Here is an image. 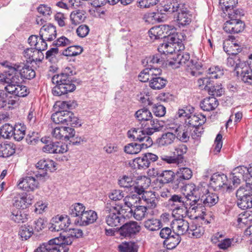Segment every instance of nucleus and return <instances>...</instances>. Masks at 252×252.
I'll return each mask as SVG.
<instances>
[{
    "mask_svg": "<svg viewBox=\"0 0 252 252\" xmlns=\"http://www.w3.org/2000/svg\"><path fill=\"white\" fill-rule=\"evenodd\" d=\"M82 235L81 230L73 229L70 235L62 236L52 239L47 243L41 245L34 252H68V246L72 244L75 239L79 238Z\"/></svg>",
    "mask_w": 252,
    "mask_h": 252,
    "instance_id": "1",
    "label": "nucleus"
},
{
    "mask_svg": "<svg viewBox=\"0 0 252 252\" xmlns=\"http://www.w3.org/2000/svg\"><path fill=\"white\" fill-rule=\"evenodd\" d=\"M75 74L71 68L66 67L59 74L55 75L52 78V82L56 85L52 89L54 95L61 96L73 92L76 89L74 84L77 81L73 77Z\"/></svg>",
    "mask_w": 252,
    "mask_h": 252,
    "instance_id": "2",
    "label": "nucleus"
},
{
    "mask_svg": "<svg viewBox=\"0 0 252 252\" xmlns=\"http://www.w3.org/2000/svg\"><path fill=\"white\" fill-rule=\"evenodd\" d=\"M192 191L194 193V206L191 208L192 210L196 211L201 209L203 211V207H211L215 205L219 201L218 195L214 193H211L208 189L203 187L196 186L193 184L191 186Z\"/></svg>",
    "mask_w": 252,
    "mask_h": 252,
    "instance_id": "3",
    "label": "nucleus"
},
{
    "mask_svg": "<svg viewBox=\"0 0 252 252\" xmlns=\"http://www.w3.org/2000/svg\"><path fill=\"white\" fill-rule=\"evenodd\" d=\"M176 56L177 57L174 61H170L168 63V65L173 68H178V64L184 65L187 67L188 73L192 76L197 77L201 74L199 71L202 67L201 63L192 60H190V55L188 53H180Z\"/></svg>",
    "mask_w": 252,
    "mask_h": 252,
    "instance_id": "4",
    "label": "nucleus"
},
{
    "mask_svg": "<svg viewBox=\"0 0 252 252\" xmlns=\"http://www.w3.org/2000/svg\"><path fill=\"white\" fill-rule=\"evenodd\" d=\"M244 15V13L242 9H237L234 10L233 13L229 12L228 17L230 20L224 24V31L229 33H237L242 32L245 28V24L240 18Z\"/></svg>",
    "mask_w": 252,
    "mask_h": 252,
    "instance_id": "5",
    "label": "nucleus"
},
{
    "mask_svg": "<svg viewBox=\"0 0 252 252\" xmlns=\"http://www.w3.org/2000/svg\"><path fill=\"white\" fill-rule=\"evenodd\" d=\"M163 31H166V34L168 32L171 31L167 35H164L161 37L164 38V41L175 45L176 44L177 45L181 44L182 40L179 39L178 34L175 32V29L169 25H164L161 27H154L150 30L149 33L155 36V39H157L160 38V36L161 35L160 33H163Z\"/></svg>",
    "mask_w": 252,
    "mask_h": 252,
    "instance_id": "6",
    "label": "nucleus"
},
{
    "mask_svg": "<svg viewBox=\"0 0 252 252\" xmlns=\"http://www.w3.org/2000/svg\"><path fill=\"white\" fill-rule=\"evenodd\" d=\"M2 65L8 69V72L12 73L14 75H18L19 73L23 79L30 80L35 76L34 70L27 63H12L6 62L2 63Z\"/></svg>",
    "mask_w": 252,
    "mask_h": 252,
    "instance_id": "7",
    "label": "nucleus"
},
{
    "mask_svg": "<svg viewBox=\"0 0 252 252\" xmlns=\"http://www.w3.org/2000/svg\"><path fill=\"white\" fill-rule=\"evenodd\" d=\"M237 205L243 210L252 208V187L250 183L245 187H240L236 192Z\"/></svg>",
    "mask_w": 252,
    "mask_h": 252,
    "instance_id": "8",
    "label": "nucleus"
},
{
    "mask_svg": "<svg viewBox=\"0 0 252 252\" xmlns=\"http://www.w3.org/2000/svg\"><path fill=\"white\" fill-rule=\"evenodd\" d=\"M121 206H114L107 203L105 207V221L109 226L114 227L121 224L124 218L121 215Z\"/></svg>",
    "mask_w": 252,
    "mask_h": 252,
    "instance_id": "9",
    "label": "nucleus"
},
{
    "mask_svg": "<svg viewBox=\"0 0 252 252\" xmlns=\"http://www.w3.org/2000/svg\"><path fill=\"white\" fill-rule=\"evenodd\" d=\"M70 219L69 218L68 216L67 215L65 217L63 215H57L55 217L52 218V223L51 225L49 226V229L52 231H59L62 230H65L63 233H61L60 236L59 237H60L62 236L70 235L71 231L73 229L80 230L83 232V231L80 229L72 228L69 229L68 233H67V228L68 227L69 224H70ZM82 233L83 234V232H82ZM82 235H83V234Z\"/></svg>",
    "mask_w": 252,
    "mask_h": 252,
    "instance_id": "10",
    "label": "nucleus"
},
{
    "mask_svg": "<svg viewBox=\"0 0 252 252\" xmlns=\"http://www.w3.org/2000/svg\"><path fill=\"white\" fill-rule=\"evenodd\" d=\"M19 77L18 75H14L6 68L3 74H0V84L4 86L5 91L14 95L17 84H20Z\"/></svg>",
    "mask_w": 252,
    "mask_h": 252,
    "instance_id": "11",
    "label": "nucleus"
},
{
    "mask_svg": "<svg viewBox=\"0 0 252 252\" xmlns=\"http://www.w3.org/2000/svg\"><path fill=\"white\" fill-rule=\"evenodd\" d=\"M190 185V191L186 195H182L181 194H173L170 199L168 200V203L174 207H185L186 206H190V208L194 206V193L192 191V188Z\"/></svg>",
    "mask_w": 252,
    "mask_h": 252,
    "instance_id": "12",
    "label": "nucleus"
},
{
    "mask_svg": "<svg viewBox=\"0 0 252 252\" xmlns=\"http://www.w3.org/2000/svg\"><path fill=\"white\" fill-rule=\"evenodd\" d=\"M36 168L39 170L35 174L36 178L45 181L48 178L47 171L53 172L56 169V163L52 160L41 159L35 165Z\"/></svg>",
    "mask_w": 252,
    "mask_h": 252,
    "instance_id": "13",
    "label": "nucleus"
},
{
    "mask_svg": "<svg viewBox=\"0 0 252 252\" xmlns=\"http://www.w3.org/2000/svg\"><path fill=\"white\" fill-rule=\"evenodd\" d=\"M227 176L224 174H214L210 179V185L215 190L230 191L233 189L231 186L228 185Z\"/></svg>",
    "mask_w": 252,
    "mask_h": 252,
    "instance_id": "14",
    "label": "nucleus"
},
{
    "mask_svg": "<svg viewBox=\"0 0 252 252\" xmlns=\"http://www.w3.org/2000/svg\"><path fill=\"white\" fill-rule=\"evenodd\" d=\"M45 145L42 148L44 152L49 154H63L67 151V145L60 142H53L46 138H41Z\"/></svg>",
    "mask_w": 252,
    "mask_h": 252,
    "instance_id": "15",
    "label": "nucleus"
},
{
    "mask_svg": "<svg viewBox=\"0 0 252 252\" xmlns=\"http://www.w3.org/2000/svg\"><path fill=\"white\" fill-rule=\"evenodd\" d=\"M158 157L151 153H146L142 157L137 158L133 159V166L135 168L146 169L149 167L152 162L157 161Z\"/></svg>",
    "mask_w": 252,
    "mask_h": 252,
    "instance_id": "16",
    "label": "nucleus"
},
{
    "mask_svg": "<svg viewBox=\"0 0 252 252\" xmlns=\"http://www.w3.org/2000/svg\"><path fill=\"white\" fill-rule=\"evenodd\" d=\"M223 50L228 55H230L231 56L227 58V65L228 66L233 67V70L237 73V71L240 70L238 68H241L242 66H241V64H246L245 62H242L240 60V58L238 55V53L241 51V48H237V51L235 52H231V50H228L227 48L226 47V42L223 43Z\"/></svg>",
    "mask_w": 252,
    "mask_h": 252,
    "instance_id": "17",
    "label": "nucleus"
},
{
    "mask_svg": "<svg viewBox=\"0 0 252 252\" xmlns=\"http://www.w3.org/2000/svg\"><path fill=\"white\" fill-rule=\"evenodd\" d=\"M249 66L247 64H241V68H238L237 76H240L241 80L245 83L252 85V54L249 57L248 61Z\"/></svg>",
    "mask_w": 252,
    "mask_h": 252,
    "instance_id": "18",
    "label": "nucleus"
},
{
    "mask_svg": "<svg viewBox=\"0 0 252 252\" xmlns=\"http://www.w3.org/2000/svg\"><path fill=\"white\" fill-rule=\"evenodd\" d=\"M175 174L176 180L173 182L174 189L183 188L185 181L190 179L192 176V171L187 167L179 168Z\"/></svg>",
    "mask_w": 252,
    "mask_h": 252,
    "instance_id": "19",
    "label": "nucleus"
},
{
    "mask_svg": "<svg viewBox=\"0 0 252 252\" xmlns=\"http://www.w3.org/2000/svg\"><path fill=\"white\" fill-rule=\"evenodd\" d=\"M72 42L69 39L64 36H62L55 40L52 45L56 47L51 48L49 50L47 51L46 53V59L50 61L56 57V55L59 53L58 47H64L69 45Z\"/></svg>",
    "mask_w": 252,
    "mask_h": 252,
    "instance_id": "20",
    "label": "nucleus"
},
{
    "mask_svg": "<svg viewBox=\"0 0 252 252\" xmlns=\"http://www.w3.org/2000/svg\"><path fill=\"white\" fill-rule=\"evenodd\" d=\"M13 204L16 209H25L31 205L33 202V196L27 193L19 194L13 199Z\"/></svg>",
    "mask_w": 252,
    "mask_h": 252,
    "instance_id": "21",
    "label": "nucleus"
},
{
    "mask_svg": "<svg viewBox=\"0 0 252 252\" xmlns=\"http://www.w3.org/2000/svg\"><path fill=\"white\" fill-rule=\"evenodd\" d=\"M247 167L245 166H239L233 169L232 174V182L233 185L237 186L241 183L242 181L248 183L247 181L249 179L248 174Z\"/></svg>",
    "mask_w": 252,
    "mask_h": 252,
    "instance_id": "22",
    "label": "nucleus"
},
{
    "mask_svg": "<svg viewBox=\"0 0 252 252\" xmlns=\"http://www.w3.org/2000/svg\"><path fill=\"white\" fill-rule=\"evenodd\" d=\"M141 227L137 222L130 221L122 225L119 231L124 237H131L138 233Z\"/></svg>",
    "mask_w": 252,
    "mask_h": 252,
    "instance_id": "23",
    "label": "nucleus"
},
{
    "mask_svg": "<svg viewBox=\"0 0 252 252\" xmlns=\"http://www.w3.org/2000/svg\"><path fill=\"white\" fill-rule=\"evenodd\" d=\"M127 137L134 141L143 143L148 141V139L152 140L146 132V129L142 128H132L127 132Z\"/></svg>",
    "mask_w": 252,
    "mask_h": 252,
    "instance_id": "24",
    "label": "nucleus"
},
{
    "mask_svg": "<svg viewBox=\"0 0 252 252\" xmlns=\"http://www.w3.org/2000/svg\"><path fill=\"white\" fill-rule=\"evenodd\" d=\"M19 188L26 191H32L39 187V183L35 177L26 176L19 180Z\"/></svg>",
    "mask_w": 252,
    "mask_h": 252,
    "instance_id": "25",
    "label": "nucleus"
},
{
    "mask_svg": "<svg viewBox=\"0 0 252 252\" xmlns=\"http://www.w3.org/2000/svg\"><path fill=\"white\" fill-rule=\"evenodd\" d=\"M148 139V141H145L141 143L132 142L127 144L125 146V152L128 154H137L142 150L150 147L153 145V140Z\"/></svg>",
    "mask_w": 252,
    "mask_h": 252,
    "instance_id": "26",
    "label": "nucleus"
},
{
    "mask_svg": "<svg viewBox=\"0 0 252 252\" xmlns=\"http://www.w3.org/2000/svg\"><path fill=\"white\" fill-rule=\"evenodd\" d=\"M85 209V206L80 203H74L69 207V218L72 219L75 224L77 225V221L80 220Z\"/></svg>",
    "mask_w": 252,
    "mask_h": 252,
    "instance_id": "27",
    "label": "nucleus"
},
{
    "mask_svg": "<svg viewBox=\"0 0 252 252\" xmlns=\"http://www.w3.org/2000/svg\"><path fill=\"white\" fill-rule=\"evenodd\" d=\"M80 217V220L77 221V225L87 226L95 222L97 219V215L94 211L85 210Z\"/></svg>",
    "mask_w": 252,
    "mask_h": 252,
    "instance_id": "28",
    "label": "nucleus"
},
{
    "mask_svg": "<svg viewBox=\"0 0 252 252\" xmlns=\"http://www.w3.org/2000/svg\"><path fill=\"white\" fill-rule=\"evenodd\" d=\"M146 60L148 66H153L154 64L159 66L167 65H168V63L170 62L167 59L166 55L160 52L147 57Z\"/></svg>",
    "mask_w": 252,
    "mask_h": 252,
    "instance_id": "29",
    "label": "nucleus"
},
{
    "mask_svg": "<svg viewBox=\"0 0 252 252\" xmlns=\"http://www.w3.org/2000/svg\"><path fill=\"white\" fill-rule=\"evenodd\" d=\"M39 35L41 38L48 41L54 40L57 36L56 27L51 25H45L40 30Z\"/></svg>",
    "mask_w": 252,
    "mask_h": 252,
    "instance_id": "30",
    "label": "nucleus"
},
{
    "mask_svg": "<svg viewBox=\"0 0 252 252\" xmlns=\"http://www.w3.org/2000/svg\"><path fill=\"white\" fill-rule=\"evenodd\" d=\"M176 180V174L170 170H161L157 180L160 184H167L170 183L174 189L173 182Z\"/></svg>",
    "mask_w": 252,
    "mask_h": 252,
    "instance_id": "31",
    "label": "nucleus"
},
{
    "mask_svg": "<svg viewBox=\"0 0 252 252\" xmlns=\"http://www.w3.org/2000/svg\"><path fill=\"white\" fill-rule=\"evenodd\" d=\"M176 128V138L182 142H187L191 131L190 127L188 126L180 125Z\"/></svg>",
    "mask_w": 252,
    "mask_h": 252,
    "instance_id": "32",
    "label": "nucleus"
},
{
    "mask_svg": "<svg viewBox=\"0 0 252 252\" xmlns=\"http://www.w3.org/2000/svg\"><path fill=\"white\" fill-rule=\"evenodd\" d=\"M15 151L16 145L13 143L8 141L0 143V157H9L15 154Z\"/></svg>",
    "mask_w": 252,
    "mask_h": 252,
    "instance_id": "33",
    "label": "nucleus"
},
{
    "mask_svg": "<svg viewBox=\"0 0 252 252\" xmlns=\"http://www.w3.org/2000/svg\"><path fill=\"white\" fill-rule=\"evenodd\" d=\"M158 195L156 192L147 191L143 194L142 199L146 204L148 208H155L158 202Z\"/></svg>",
    "mask_w": 252,
    "mask_h": 252,
    "instance_id": "34",
    "label": "nucleus"
},
{
    "mask_svg": "<svg viewBox=\"0 0 252 252\" xmlns=\"http://www.w3.org/2000/svg\"><path fill=\"white\" fill-rule=\"evenodd\" d=\"M9 217L11 220L17 223H24L28 220L27 214L16 208L12 209Z\"/></svg>",
    "mask_w": 252,
    "mask_h": 252,
    "instance_id": "35",
    "label": "nucleus"
},
{
    "mask_svg": "<svg viewBox=\"0 0 252 252\" xmlns=\"http://www.w3.org/2000/svg\"><path fill=\"white\" fill-rule=\"evenodd\" d=\"M219 105L218 100L215 97L204 98L200 103V108L203 111H210L215 110Z\"/></svg>",
    "mask_w": 252,
    "mask_h": 252,
    "instance_id": "36",
    "label": "nucleus"
},
{
    "mask_svg": "<svg viewBox=\"0 0 252 252\" xmlns=\"http://www.w3.org/2000/svg\"><path fill=\"white\" fill-rule=\"evenodd\" d=\"M179 1L177 0H164L160 3V12H168L171 14L175 13V9L178 8Z\"/></svg>",
    "mask_w": 252,
    "mask_h": 252,
    "instance_id": "37",
    "label": "nucleus"
},
{
    "mask_svg": "<svg viewBox=\"0 0 252 252\" xmlns=\"http://www.w3.org/2000/svg\"><path fill=\"white\" fill-rule=\"evenodd\" d=\"M181 241L180 235L173 231L172 235L164 240L163 244L166 246L168 249H173L178 245Z\"/></svg>",
    "mask_w": 252,
    "mask_h": 252,
    "instance_id": "38",
    "label": "nucleus"
},
{
    "mask_svg": "<svg viewBox=\"0 0 252 252\" xmlns=\"http://www.w3.org/2000/svg\"><path fill=\"white\" fill-rule=\"evenodd\" d=\"M144 227L148 230L155 231L162 227V223L159 219L152 218L143 222Z\"/></svg>",
    "mask_w": 252,
    "mask_h": 252,
    "instance_id": "39",
    "label": "nucleus"
},
{
    "mask_svg": "<svg viewBox=\"0 0 252 252\" xmlns=\"http://www.w3.org/2000/svg\"><path fill=\"white\" fill-rule=\"evenodd\" d=\"M238 3L237 0H220V5L223 12L227 13L229 15V13H233L235 8Z\"/></svg>",
    "mask_w": 252,
    "mask_h": 252,
    "instance_id": "40",
    "label": "nucleus"
},
{
    "mask_svg": "<svg viewBox=\"0 0 252 252\" xmlns=\"http://www.w3.org/2000/svg\"><path fill=\"white\" fill-rule=\"evenodd\" d=\"M167 83V80L162 77L151 78L149 81V86L153 90H160L165 87Z\"/></svg>",
    "mask_w": 252,
    "mask_h": 252,
    "instance_id": "41",
    "label": "nucleus"
},
{
    "mask_svg": "<svg viewBox=\"0 0 252 252\" xmlns=\"http://www.w3.org/2000/svg\"><path fill=\"white\" fill-rule=\"evenodd\" d=\"M85 14V12L81 10H77L72 12L70 15L72 24L76 26L83 23L86 18Z\"/></svg>",
    "mask_w": 252,
    "mask_h": 252,
    "instance_id": "42",
    "label": "nucleus"
},
{
    "mask_svg": "<svg viewBox=\"0 0 252 252\" xmlns=\"http://www.w3.org/2000/svg\"><path fill=\"white\" fill-rule=\"evenodd\" d=\"M187 146L184 144H181L177 146L173 152L174 157L177 164L182 163L184 160V155L187 153Z\"/></svg>",
    "mask_w": 252,
    "mask_h": 252,
    "instance_id": "43",
    "label": "nucleus"
},
{
    "mask_svg": "<svg viewBox=\"0 0 252 252\" xmlns=\"http://www.w3.org/2000/svg\"><path fill=\"white\" fill-rule=\"evenodd\" d=\"M175 138V134L173 132H167L162 134L158 141L160 146H164L171 144Z\"/></svg>",
    "mask_w": 252,
    "mask_h": 252,
    "instance_id": "44",
    "label": "nucleus"
},
{
    "mask_svg": "<svg viewBox=\"0 0 252 252\" xmlns=\"http://www.w3.org/2000/svg\"><path fill=\"white\" fill-rule=\"evenodd\" d=\"M177 233L181 235L186 234L187 235L190 228L188 221L182 218L176 220Z\"/></svg>",
    "mask_w": 252,
    "mask_h": 252,
    "instance_id": "45",
    "label": "nucleus"
},
{
    "mask_svg": "<svg viewBox=\"0 0 252 252\" xmlns=\"http://www.w3.org/2000/svg\"><path fill=\"white\" fill-rule=\"evenodd\" d=\"M144 181L145 183L147 182L146 185H142V184H141V185H138L137 186H133V185H132V187L130 189V190L131 192H134L136 193L139 195H141V197H139L140 200L142 199V196H143V194L147 192L145 190V188L149 187L150 183V180L149 178L144 177L141 180V181Z\"/></svg>",
    "mask_w": 252,
    "mask_h": 252,
    "instance_id": "46",
    "label": "nucleus"
},
{
    "mask_svg": "<svg viewBox=\"0 0 252 252\" xmlns=\"http://www.w3.org/2000/svg\"><path fill=\"white\" fill-rule=\"evenodd\" d=\"M151 126L146 128L147 134L149 135H152L155 132L161 130L163 128V122H160L157 119H151L149 121Z\"/></svg>",
    "mask_w": 252,
    "mask_h": 252,
    "instance_id": "47",
    "label": "nucleus"
},
{
    "mask_svg": "<svg viewBox=\"0 0 252 252\" xmlns=\"http://www.w3.org/2000/svg\"><path fill=\"white\" fill-rule=\"evenodd\" d=\"M26 129V127L24 125H15L13 129V138L18 141L22 140L25 135Z\"/></svg>",
    "mask_w": 252,
    "mask_h": 252,
    "instance_id": "48",
    "label": "nucleus"
},
{
    "mask_svg": "<svg viewBox=\"0 0 252 252\" xmlns=\"http://www.w3.org/2000/svg\"><path fill=\"white\" fill-rule=\"evenodd\" d=\"M33 234V228L32 226L25 224L22 225L19 231V235L22 240H27Z\"/></svg>",
    "mask_w": 252,
    "mask_h": 252,
    "instance_id": "49",
    "label": "nucleus"
},
{
    "mask_svg": "<svg viewBox=\"0 0 252 252\" xmlns=\"http://www.w3.org/2000/svg\"><path fill=\"white\" fill-rule=\"evenodd\" d=\"M136 118L139 121L148 122L152 119L151 112L146 108H143L137 111L135 114Z\"/></svg>",
    "mask_w": 252,
    "mask_h": 252,
    "instance_id": "50",
    "label": "nucleus"
},
{
    "mask_svg": "<svg viewBox=\"0 0 252 252\" xmlns=\"http://www.w3.org/2000/svg\"><path fill=\"white\" fill-rule=\"evenodd\" d=\"M204 228L200 226L191 225L187 236L191 238L196 239L201 237L204 234Z\"/></svg>",
    "mask_w": 252,
    "mask_h": 252,
    "instance_id": "51",
    "label": "nucleus"
},
{
    "mask_svg": "<svg viewBox=\"0 0 252 252\" xmlns=\"http://www.w3.org/2000/svg\"><path fill=\"white\" fill-rule=\"evenodd\" d=\"M83 51V48L78 45L70 46L62 51V54L65 56H76Z\"/></svg>",
    "mask_w": 252,
    "mask_h": 252,
    "instance_id": "52",
    "label": "nucleus"
},
{
    "mask_svg": "<svg viewBox=\"0 0 252 252\" xmlns=\"http://www.w3.org/2000/svg\"><path fill=\"white\" fill-rule=\"evenodd\" d=\"M177 21L179 26L188 25L191 21V15L189 14V11L179 13L177 16Z\"/></svg>",
    "mask_w": 252,
    "mask_h": 252,
    "instance_id": "53",
    "label": "nucleus"
},
{
    "mask_svg": "<svg viewBox=\"0 0 252 252\" xmlns=\"http://www.w3.org/2000/svg\"><path fill=\"white\" fill-rule=\"evenodd\" d=\"M176 48V45L172 44H170L167 42H163L160 44L158 47L159 52L162 53L163 54H172L175 51Z\"/></svg>",
    "mask_w": 252,
    "mask_h": 252,
    "instance_id": "54",
    "label": "nucleus"
},
{
    "mask_svg": "<svg viewBox=\"0 0 252 252\" xmlns=\"http://www.w3.org/2000/svg\"><path fill=\"white\" fill-rule=\"evenodd\" d=\"M119 250L121 252H137L138 247L134 242L123 243L118 247Z\"/></svg>",
    "mask_w": 252,
    "mask_h": 252,
    "instance_id": "55",
    "label": "nucleus"
},
{
    "mask_svg": "<svg viewBox=\"0 0 252 252\" xmlns=\"http://www.w3.org/2000/svg\"><path fill=\"white\" fill-rule=\"evenodd\" d=\"M147 207L144 206H139L137 207L134 210L131 209L130 212L133 213V217L138 220H140L143 219L147 214Z\"/></svg>",
    "mask_w": 252,
    "mask_h": 252,
    "instance_id": "56",
    "label": "nucleus"
},
{
    "mask_svg": "<svg viewBox=\"0 0 252 252\" xmlns=\"http://www.w3.org/2000/svg\"><path fill=\"white\" fill-rule=\"evenodd\" d=\"M206 91L208 92L209 94L213 95V97L215 96H220L222 95L223 90L221 85H217L215 86L213 83L210 87L207 86Z\"/></svg>",
    "mask_w": 252,
    "mask_h": 252,
    "instance_id": "57",
    "label": "nucleus"
},
{
    "mask_svg": "<svg viewBox=\"0 0 252 252\" xmlns=\"http://www.w3.org/2000/svg\"><path fill=\"white\" fill-rule=\"evenodd\" d=\"M237 221L239 223L249 224L252 221V211H246L239 215Z\"/></svg>",
    "mask_w": 252,
    "mask_h": 252,
    "instance_id": "58",
    "label": "nucleus"
},
{
    "mask_svg": "<svg viewBox=\"0 0 252 252\" xmlns=\"http://www.w3.org/2000/svg\"><path fill=\"white\" fill-rule=\"evenodd\" d=\"M188 209H191V208H190V206H186L185 207H174L173 209V214L176 217L178 218V219H183V218L186 217L188 213Z\"/></svg>",
    "mask_w": 252,
    "mask_h": 252,
    "instance_id": "59",
    "label": "nucleus"
},
{
    "mask_svg": "<svg viewBox=\"0 0 252 252\" xmlns=\"http://www.w3.org/2000/svg\"><path fill=\"white\" fill-rule=\"evenodd\" d=\"M40 135L37 132H30L27 135L26 140L28 144L35 145L40 140Z\"/></svg>",
    "mask_w": 252,
    "mask_h": 252,
    "instance_id": "60",
    "label": "nucleus"
},
{
    "mask_svg": "<svg viewBox=\"0 0 252 252\" xmlns=\"http://www.w3.org/2000/svg\"><path fill=\"white\" fill-rule=\"evenodd\" d=\"M14 127L8 124L4 125L0 129V133L6 138H9L13 136Z\"/></svg>",
    "mask_w": 252,
    "mask_h": 252,
    "instance_id": "61",
    "label": "nucleus"
},
{
    "mask_svg": "<svg viewBox=\"0 0 252 252\" xmlns=\"http://www.w3.org/2000/svg\"><path fill=\"white\" fill-rule=\"evenodd\" d=\"M207 74L212 79H217L222 76L223 72L219 66H213L207 70Z\"/></svg>",
    "mask_w": 252,
    "mask_h": 252,
    "instance_id": "62",
    "label": "nucleus"
},
{
    "mask_svg": "<svg viewBox=\"0 0 252 252\" xmlns=\"http://www.w3.org/2000/svg\"><path fill=\"white\" fill-rule=\"evenodd\" d=\"M37 53V50L35 48H27L24 51V55L29 60L30 62H35L37 61V58L35 57V54Z\"/></svg>",
    "mask_w": 252,
    "mask_h": 252,
    "instance_id": "63",
    "label": "nucleus"
},
{
    "mask_svg": "<svg viewBox=\"0 0 252 252\" xmlns=\"http://www.w3.org/2000/svg\"><path fill=\"white\" fill-rule=\"evenodd\" d=\"M132 179L131 177L128 176H123V177L119 179L118 184L121 187L124 188L130 189L133 185Z\"/></svg>",
    "mask_w": 252,
    "mask_h": 252,
    "instance_id": "64",
    "label": "nucleus"
}]
</instances>
